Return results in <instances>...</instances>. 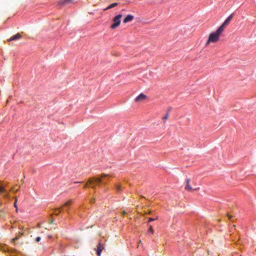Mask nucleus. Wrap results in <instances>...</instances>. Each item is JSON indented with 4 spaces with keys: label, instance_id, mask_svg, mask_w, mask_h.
<instances>
[{
    "label": "nucleus",
    "instance_id": "f257e3e1",
    "mask_svg": "<svg viewBox=\"0 0 256 256\" xmlns=\"http://www.w3.org/2000/svg\"><path fill=\"white\" fill-rule=\"evenodd\" d=\"M223 32L224 30L219 27L216 32H211L206 43V46H208L210 43H216L218 42L220 40V36Z\"/></svg>",
    "mask_w": 256,
    "mask_h": 256
},
{
    "label": "nucleus",
    "instance_id": "f03ea898",
    "mask_svg": "<svg viewBox=\"0 0 256 256\" xmlns=\"http://www.w3.org/2000/svg\"><path fill=\"white\" fill-rule=\"evenodd\" d=\"M112 176V175L103 174L101 175L100 178L94 177L89 179L88 182L92 185V187L93 188H94L96 186L99 185L101 183L104 184H106V182L102 181V178H110Z\"/></svg>",
    "mask_w": 256,
    "mask_h": 256
},
{
    "label": "nucleus",
    "instance_id": "7ed1b4c3",
    "mask_svg": "<svg viewBox=\"0 0 256 256\" xmlns=\"http://www.w3.org/2000/svg\"><path fill=\"white\" fill-rule=\"evenodd\" d=\"M122 17V14H118L113 18V24L110 26L111 28L114 29L120 26L121 22L120 19Z\"/></svg>",
    "mask_w": 256,
    "mask_h": 256
},
{
    "label": "nucleus",
    "instance_id": "20e7f679",
    "mask_svg": "<svg viewBox=\"0 0 256 256\" xmlns=\"http://www.w3.org/2000/svg\"><path fill=\"white\" fill-rule=\"evenodd\" d=\"M233 15V14H232L230 15L227 18L224 20V22L220 26V28L222 30H224L226 26H227L229 24L230 21L232 18Z\"/></svg>",
    "mask_w": 256,
    "mask_h": 256
},
{
    "label": "nucleus",
    "instance_id": "39448f33",
    "mask_svg": "<svg viewBox=\"0 0 256 256\" xmlns=\"http://www.w3.org/2000/svg\"><path fill=\"white\" fill-rule=\"evenodd\" d=\"M21 38H22V34H20V33H18L16 35L13 36H12L11 38H8V42H11V41H12V40H20Z\"/></svg>",
    "mask_w": 256,
    "mask_h": 256
},
{
    "label": "nucleus",
    "instance_id": "423d86ee",
    "mask_svg": "<svg viewBox=\"0 0 256 256\" xmlns=\"http://www.w3.org/2000/svg\"><path fill=\"white\" fill-rule=\"evenodd\" d=\"M146 98V96L144 94H140L135 98L136 102H140L144 100Z\"/></svg>",
    "mask_w": 256,
    "mask_h": 256
},
{
    "label": "nucleus",
    "instance_id": "0eeeda50",
    "mask_svg": "<svg viewBox=\"0 0 256 256\" xmlns=\"http://www.w3.org/2000/svg\"><path fill=\"white\" fill-rule=\"evenodd\" d=\"M104 249V247L101 243H99L96 248V254L98 256H100L102 251Z\"/></svg>",
    "mask_w": 256,
    "mask_h": 256
},
{
    "label": "nucleus",
    "instance_id": "6e6552de",
    "mask_svg": "<svg viewBox=\"0 0 256 256\" xmlns=\"http://www.w3.org/2000/svg\"><path fill=\"white\" fill-rule=\"evenodd\" d=\"M134 16L132 15L128 14V15L124 20L123 22L124 24H126L128 22H131L134 20Z\"/></svg>",
    "mask_w": 256,
    "mask_h": 256
},
{
    "label": "nucleus",
    "instance_id": "1a4fd4ad",
    "mask_svg": "<svg viewBox=\"0 0 256 256\" xmlns=\"http://www.w3.org/2000/svg\"><path fill=\"white\" fill-rule=\"evenodd\" d=\"M186 184L185 187V190H192V187L190 186V180L187 179L186 180Z\"/></svg>",
    "mask_w": 256,
    "mask_h": 256
},
{
    "label": "nucleus",
    "instance_id": "9d476101",
    "mask_svg": "<svg viewBox=\"0 0 256 256\" xmlns=\"http://www.w3.org/2000/svg\"><path fill=\"white\" fill-rule=\"evenodd\" d=\"M72 0H60L59 2V4H62V5L64 4H67L72 2Z\"/></svg>",
    "mask_w": 256,
    "mask_h": 256
},
{
    "label": "nucleus",
    "instance_id": "9b49d317",
    "mask_svg": "<svg viewBox=\"0 0 256 256\" xmlns=\"http://www.w3.org/2000/svg\"><path fill=\"white\" fill-rule=\"evenodd\" d=\"M118 3H116V2L113 3V4H110V6H108V7H106V8L104 10H109V9H110V8H114V7H115V6H118Z\"/></svg>",
    "mask_w": 256,
    "mask_h": 256
},
{
    "label": "nucleus",
    "instance_id": "f8f14e48",
    "mask_svg": "<svg viewBox=\"0 0 256 256\" xmlns=\"http://www.w3.org/2000/svg\"><path fill=\"white\" fill-rule=\"evenodd\" d=\"M72 203V200H70L68 201L67 202H66L65 204H64L63 206L68 208V206L71 204Z\"/></svg>",
    "mask_w": 256,
    "mask_h": 256
},
{
    "label": "nucleus",
    "instance_id": "ddd939ff",
    "mask_svg": "<svg viewBox=\"0 0 256 256\" xmlns=\"http://www.w3.org/2000/svg\"><path fill=\"white\" fill-rule=\"evenodd\" d=\"M116 188L117 192H120L122 190V186L120 184L116 185Z\"/></svg>",
    "mask_w": 256,
    "mask_h": 256
},
{
    "label": "nucleus",
    "instance_id": "4468645a",
    "mask_svg": "<svg viewBox=\"0 0 256 256\" xmlns=\"http://www.w3.org/2000/svg\"><path fill=\"white\" fill-rule=\"evenodd\" d=\"M158 216H156V218H148V223H149L151 222H152V221H154V220H158Z\"/></svg>",
    "mask_w": 256,
    "mask_h": 256
},
{
    "label": "nucleus",
    "instance_id": "2eb2a0df",
    "mask_svg": "<svg viewBox=\"0 0 256 256\" xmlns=\"http://www.w3.org/2000/svg\"><path fill=\"white\" fill-rule=\"evenodd\" d=\"M148 226H149V228L148 230V232H150L151 234H153L154 230H153L152 226L151 225H148Z\"/></svg>",
    "mask_w": 256,
    "mask_h": 256
},
{
    "label": "nucleus",
    "instance_id": "dca6fc26",
    "mask_svg": "<svg viewBox=\"0 0 256 256\" xmlns=\"http://www.w3.org/2000/svg\"><path fill=\"white\" fill-rule=\"evenodd\" d=\"M6 192V189L5 188L0 186V193L2 192Z\"/></svg>",
    "mask_w": 256,
    "mask_h": 256
},
{
    "label": "nucleus",
    "instance_id": "f3484780",
    "mask_svg": "<svg viewBox=\"0 0 256 256\" xmlns=\"http://www.w3.org/2000/svg\"><path fill=\"white\" fill-rule=\"evenodd\" d=\"M60 208H56V209L54 210V214H55L58 215L59 212H60Z\"/></svg>",
    "mask_w": 256,
    "mask_h": 256
},
{
    "label": "nucleus",
    "instance_id": "a211bd4d",
    "mask_svg": "<svg viewBox=\"0 0 256 256\" xmlns=\"http://www.w3.org/2000/svg\"><path fill=\"white\" fill-rule=\"evenodd\" d=\"M168 116H169V114H168V112H167V113L166 114V115H165L164 116H163V117H162V119L163 120H166L168 118Z\"/></svg>",
    "mask_w": 256,
    "mask_h": 256
},
{
    "label": "nucleus",
    "instance_id": "6ab92c4d",
    "mask_svg": "<svg viewBox=\"0 0 256 256\" xmlns=\"http://www.w3.org/2000/svg\"><path fill=\"white\" fill-rule=\"evenodd\" d=\"M14 208H16V206H17V204H16V202H17V201H18V198L16 196H14Z\"/></svg>",
    "mask_w": 256,
    "mask_h": 256
},
{
    "label": "nucleus",
    "instance_id": "aec40b11",
    "mask_svg": "<svg viewBox=\"0 0 256 256\" xmlns=\"http://www.w3.org/2000/svg\"><path fill=\"white\" fill-rule=\"evenodd\" d=\"M41 240V238L40 236H38L37 237L36 240H35V241L36 242H38Z\"/></svg>",
    "mask_w": 256,
    "mask_h": 256
},
{
    "label": "nucleus",
    "instance_id": "412c9836",
    "mask_svg": "<svg viewBox=\"0 0 256 256\" xmlns=\"http://www.w3.org/2000/svg\"><path fill=\"white\" fill-rule=\"evenodd\" d=\"M4 197L5 198H8L9 197V194H4Z\"/></svg>",
    "mask_w": 256,
    "mask_h": 256
},
{
    "label": "nucleus",
    "instance_id": "4be33fe9",
    "mask_svg": "<svg viewBox=\"0 0 256 256\" xmlns=\"http://www.w3.org/2000/svg\"><path fill=\"white\" fill-rule=\"evenodd\" d=\"M227 216H228V218H229L230 220V219L232 218V216L230 215L229 214H227Z\"/></svg>",
    "mask_w": 256,
    "mask_h": 256
},
{
    "label": "nucleus",
    "instance_id": "5701e85b",
    "mask_svg": "<svg viewBox=\"0 0 256 256\" xmlns=\"http://www.w3.org/2000/svg\"><path fill=\"white\" fill-rule=\"evenodd\" d=\"M126 214V212L125 210L122 211V216H124Z\"/></svg>",
    "mask_w": 256,
    "mask_h": 256
},
{
    "label": "nucleus",
    "instance_id": "b1692460",
    "mask_svg": "<svg viewBox=\"0 0 256 256\" xmlns=\"http://www.w3.org/2000/svg\"><path fill=\"white\" fill-rule=\"evenodd\" d=\"M16 240L15 239V238H14L12 239V242H14Z\"/></svg>",
    "mask_w": 256,
    "mask_h": 256
},
{
    "label": "nucleus",
    "instance_id": "393cba45",
    "mask_svg": "<svg viewBox=\"0 0 256 256\" xmlns=\"http://www.w3.org/2000/svg\"><path fill=\"white\" fill-rule=\"evenodd\" d=\"M52 236L51 235H49V236H48V238H52Z\"/></svg>",
    "mask_w": 256,
    "mask_h": 256
},
{
    "label": "nucleus",
    "instance_id": "a878e982",
    "mask_svg": "<svg viewBox=\"0 0 256 256\" xmlns=\"http://www.w3.org/2000/svg\"><path fill=\"white\" fill-rule=\"evenodd\" d=\"M14 238H15V239H16V240H18L19 238V237H18V236H16Z\"/></svg>",
    "mask_w": 256,
    "mask_h": 256
},
{
    "label": "nucleus",
    "instance_id": "bb28decb",
    "mask_svg": "<svg viewBox=\"0 0 256 256\" xmlns=\"http://www.w3.org/2000/svg\"><path fill=\"white\" fill-rule=\"evenodd\" d=\"M94 202V200H90V202Z\"/></svg>",
    "mask_w": 256,
    "mask_h": 256
},
{
    "label": "nucleus",
    "instance_id": "cd10ccee",
    "mask_svg": "<svg viewBox=\"0 0 256 256\" xmlns=\"http://www.w3.org/2000/svg\"><path fill=\"white\" fill-rule=\"evenodd\" d=\"M16 208V212H18V206H16V208Z\"/></svg>",
    "mask_w": 256,
    "mask_h": 256
},
{
    "label": "nucleus",
    "instance_id": "c85d7f7f",
    "mask_svg": "<svg viewBox=\"0 0 256 256\" xmlns=\"http://www.w3.org/2000/svg\"><path fill=\"white\" fill-rule=\"evenodd\" d=\"M88 186V184H86L84 186V188H86Z\"/></svg>",
    "mask_w": 256,
    "mask_h": 256
},
{
    "label": "nucleus",
    "instance_id": "c756f323",
    "mask_svg": "<svg viewBox=\"0 0 256 256\" xmlns=\"http://www.w3.org/2000/svg\"><path fill=\"white\" fill-rule=\"evenodd\" d=\"M52 223H53V220H50V224H52Z\"/></svg>",
    "mask_w": 256,
    "mask_h": 256
},
{
    "label": "nucleus",
    "instance_id": "7c9ffc66",
    "mask_svg": "<svg viewBox=\"0 0 256 256\" xmlns=\"http://www.w3.org/2000/svg\"><path fill=\"white\" fill-rule=\"evenodd\" d=\"M38 228H40V224H38Z\"/></svg>",
    "mask_w": 256,
    "mask_h": 256
},
{
    "label": "nucleus",
    "instance_id": "2f4dec72",
    "mask_svg": "<svg viewBox=\"0 0 256 256\" xmlns=\"http://www.w3.org/2000/svg\"><path fill=\"white\" fill-rule=\"evenodd\" d=\"M151 213H152V212H151V211H149V212H148V214H151Z\"/></svg>",
    "mask_w": 256,
    "mask_h": 256
},
{
    "label": "nucleus",
    "instance_id": "473e14b6",
    "mask_svg": "<svg viewBox=\"0 0 256 256\" xmlns=\"http://www.w3.org/2000/svg\"><path fill=\"white\" fill-rule=\"evenodd\" d=\"M18 190H18H14V192H17Z\"/></svg>",
    "mask_w": 256,
    "mask_h": 256
},
{
    "label": "nucleus",
    "instance_id": "72a5a7b5",
    "mask_svg": "<svg viewBox=\"0 0 256 256\" xmlns=\"http://www.w3.org/2000/svg\"><path fill=\"white\" fill-rule=\"evenodd\" d=\"M138 242H139V243H141V242H142L141 240H139Z\"/></svg>",
    "mask_w": 256,
    "mask_h": 256
}]
</instances>
